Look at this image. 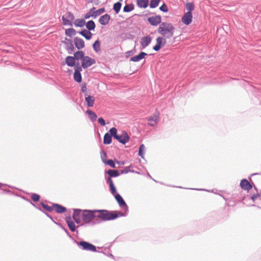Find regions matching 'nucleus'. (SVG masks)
I'll return each mask as SVG.
<instances>
[{"label":"nucleus","instance_id":"1","mask_svg":"<svg viewBox=\"0 0 261 261\" xmlns=\"http://www.w3.org/2000/svg\"><path fill=\"white\" fill-rule=\"evenodd\" d=\"M117 216L112 215L111 212L105 210H95V221L93 225L99 224L103 221L114 220Z\"/></svg>","mask_w":261,"mask_h":261},{"label":"nucleus","instance_id":"2","mask_svg":"<svg viewBox=\"0 0 261 261\" xmlns=\"http://www.w3.org/2000/svg\"><path fill=\"white\" fill-rule=\"evenodd\" d=\"M175 28L171 23L162 22L158 29L159 34L166 38H171L173 37Z\"/></svg>","mask_w":261,"mask_h":261},{"label":"nucleus","instance_id":"3","mask_svg":"<svg viewBox=\"0 0 261 261\" xmlns=\"http://www.w3.org/2000/svg\"><path fill=\"white\" fill-rule=\"evenodd\" d=\"M82 220L85 224L93 225V223L95 221V210H83Z\"/></svg>","mask_w":261,"mask_h":261},{"label":"nucleus","instance_id":"4","mask_svg":"<svg viewBox=\"0 0 261 261\" xmlns=\"http://www.w3.org/2000/svg\"><path fill=\"white\" fill-rule=\"evenodd\" d=\"M74 242L76 243L79 247L82 250L90 251L92 252H96V248L93 244L86 241H80L79 242L75 240H74Z\"/></svg>","mask_w":261,"mask_h":261},{"label":"nucleus","instance_id":"5","mask_svg":"<svg viewBox=\"0 0 261 261\" xmlns=\"http://www.w3.org/2000/svg\"><path fill=\"white\" fill-rule=\"evenodd\" d=\"M74 19V16L73 14L70 12H68L66 13L62 17V19L63 20V24L64 25H72V21Z\"/></svg>","mask_w":261,"mask_h":261},{"label":"nucleus","instance_id":"6","mask_svg":"<svg viewBox=\"0 0 261 261\" xmlns=\"http://www.w3.org/2000/svg\"><path fill=\"white\" fill-rule=\"evenodd\" d=\"M95 60L89 56H85L82 60V67L86 69L95 63Z\"/></svg>","mask_w":261,"mask_h":261},{"label":"nucleus","instance_id":"7","mask_svg":"<svg viewBox=\"0 0 261 261\" xmlns=\"http://www.w3.org/2000/svg\"><path fill=\"white\" fill-rule=\"evenodd\" d=\"M82 71L81 66H80L79 63L77 64L74 67L73 78L74 81L78 83H80L82 81V75L81 74Z\"/></svg>","mask_w":261,"mask_h":261},{"label":"nucleus","instance_id":"8","mask_svg":"<svg viewBox=\"0 0 261 261\" xmlns=\"http://www.w3.org/2000/svg\"><path fill=\"white\" fill-rule=\"evenodd\" d=\"M114 196L119 206L124 210V212H127L128 211V206L121 195L119 194H116Z\"/></svg>","mask_w":261,"mask_h":261},{"label":"nucleus","instance_id":"9","mask_svg":"<svg viewBox=\"0 0 261 261\" xmlns=\"http://www.w3.org/2000/svg\"><path fill=\"white\" fill-rule=\"evenodd\" d=\"M156 44L153 46V49L155 51H158L165 45L166 41L163 37H158L156 39Z\"/></svg>","mask_w":261,"mask_h":261},{"label":"nucleus","instance_id":"10","mask_svg":"<svg viewBox=\"0 0 261 261\" xmlns=\"http://www.w3.org/2000/svg\"><path fill=\"white\" fill-rule=\"evenodd\" d=\"M66 46V49L67 50L69 54H71L74 51V47L73 46L72 41L70 39L65 38L64 41H62Z\"/></svg>","mask_w":261,"mask_h":261},{"label":"nucleus","instance_id":"11","mask_svg":"<svg viewBox=\"0 0 261 261\" xmlns=\"http://www.w3.org/2000/svg\"><path fill=\"white\" fill-rule=\"evenodd\" d=\"M115 139L120 143L125 144L129 141V137L126 132H123L121 134H118Z\"/></svg>","mask_w":261,"mask_h":261},{"label":"nucleus","instance_id":"12","mask_svg":"<svg viewBox=\"0 0 261 261\" xmlns=\"http://www.w3.org/2000/svg\"><path fill=\"white\" fill-rule=\"evenodd\" d=\"M147 20L151 25L157 26L162 23V17L160 15H156L148 17Z\"/></svg>","mask_w":261,"mask_h":261},{"label":"nucleus","instance_id":"13","mask_svg":"<svg viewBox=\"0 0 261 261\" xmlns=\"http://www.w3.org/2000/svg\"><path fill=\"white\" fill-rule=\"evenodd\" d=\"M73 214V219L75 222L79 224L81 222L82 219V214L83 210L80 209H74Z\"/></svg>","mask_w":261,"mask_h":261},{"label":"nucleus","instance_id":"14","mask_svg":"<svg viewBox=\"0 0 261 261\" xmlns=\"http://www.w3.org/2000/svg\"><path fill=\"white\" fill-rule=\"evenodd\" d=\"M192 20V13L190 12H187V13H185L181 18L182 22L186 25L190 24L191 23Z\"/></svg>","mask_w":261,"mask_h":261},{"label":"nucleus","instance_id":"15","mask_svg":"<svg viewBox=\"0 0 261 261\" xmlns=\"http://www.w3.org/2000/svg\"><path fill=\"white\" fill-rule=\"evenodd\" d=\"M111 19V17L110 16V15L108 14H106L103 15H102L101 16L99 19H98V22H99V23L102 25H107L110 20Z\"/></svg>","mask_w":261,"mask_h":261},{"label":"nucleus","instance_id":"16","mask_svg":"<svg viewBox=\"0 0 261 261\" xmlns=\"http://www.w3.org/2000/svg\"><path fill=\"white\" fill-rule=\"evenodd\" d=\"M75 47L78 49H81L85 47V42L82 38L76 37L74 39Z\"/></svg>","mask_w":261,"mask_h":261},{"label":"nucleus","instance_id":"17","mask_svg":"<svg viewBox=\"0 0 261 261\" xmlns=\"http://www.w3.org/2000/svg\"><path fill=\"white\" fill-rule=\"evenodd\" d=\"M240 186L242 189L247 191L250 190L252 188L251 184L246 179H243L241 181Z\"/></svg>","mask_w":261,"mask_h":261},{"label":"nucleus","instance_id":"18","mask_svg":"<svg viewBox=\"0 0 261 261\" xmlns=\"http://www.w3.org/2000/svg\"><path fill=\"white\" fill-rule=\"evenodd\" d=\"M151 41V38L149 36L143 37L141 38V44L143 48L146 47Z\"/></svg>","mask_w":261,"mask_h":261},{"label":"nucleus","instance_id":"19","mask_svg":"<svg viewBox=\"0 0 261 261\" xmlns=\"http://www.w3.org/2000/svg\"><path fill=\"white\" fill-rule=\"evenodd\" d=\"M147 55V54L144 52H141L139 55L134 56L130 59V61L133 62H138L141 60L145 58L146 56Z\"/></svg>","mask_w":261,"mask_h":261},{"label":"nucleus","instance_id":"20","mask_svg":"<svg viewBox=\"0 0 261 261\" xmlns=\"http://www.w3.org/2000/svg\"><path fill=\"white\" fill-rule=\"evenodd\" d=\"M55 210L58 213L61 214L66 211V208L65 207L57 203L53 204V210Z\"/></svg>","mask_w":261,"mask_h":261},{"label":"nucleus","instance_id":"21","mask_svg":"<svg viewBox=\"0 0 261 261\" xmlns=\"http://www.w3.org/2000/svg\"><path fill=\"white\" fill-rule=\"evenodd\" d=\"M66 64L70 67H74L76 65L75 64V60L73 57L68 56L65 59Z\"/></svg>","mask_w":261,"mask_h":261},{"label":"nucleus","instance_id":"22","mask_svg":"<svg viewBox=\"0 0 261 261\" xmlns=\"http://www.w3.org/2000/svg\"><path fill=\"white\" fill-rule=\"evenodd\" d=\"M66 223L72 231H74L75 230V225L73 221L71 220V217H68L66 218Z\"/></svg>","mask_w":261,"mask_h":261},{"label":"nucleus","instance_id":"23","mask_svg":"<svg viewBox=\"0 0 261 261\" xmlns=\"http://www.w3.org/2000/svg\"><path fill=\"white\" fill-rule=\"evenodd\" d=\"M79 33L84 37L87 40H90L92 35V34L90 31L86 29L79 32Z\"/></svg>","mask_w":261,"mask_h":261},{"label":"nucleus","instance_id":"24","mask_svg":"<svg viewBox=\"0 0 261 261\" xmlns=\"http://www.w3.org/2000/svg\"><path fill=\"white\" fill-rule=\"evenodd\" d=\"M136 2L139 8H146L149 4V0H136Z\"/></svg>","mask_w":261,"mask_h":261},{"label":"nucleus","instance_id":"25","mask_svg":"<svg viewBox=\"0 0 261 261\" xmlns=\"http://www.w3.org/2000/svg\"><path fill=\"white\" fill-rule=\"evenodd\" d=\"M85 101L89 107H92L94 105L95 98L93 96L87 95H86Z\"/></svg>","mask_w":261,"mask_h":261},{"label":"nucleus","instance_id":"26","mask_svg":"<svg viewBox=\"0 0 261 261\" xmlns=\"http://www.w3.org/2000/svg\"><path fill=\"white\" fill-rule=\"evenodd\" d=\"M109 176L111 177H115L119 176L121 174L118 170L110 169L106 171Z\"/></svg>","mask_w":261,"mask_h":261},{"label":"nucleus","instance_id":"27","mask_svg":"<svg viewBox=\"0 0 261 261\" xmlns=\"http://www.w3.org/2000/svg\"><path fill=\"white\" fill-rule=\"evenodd\" d=\"M87 30L89 31H93L95 28V24L94 21L89 20L86 24Z\"/></svg>","mask_w":261,"mask_h":261},{"label":"nucleus","instance_id":"28","mask_svg":"<svg viewBox=\"0 0 261 261\" xmlns=\"http://www.w3.org/2000/svg\"><path fill=\"white\" fill-rule=\"evenodd\" d=\"M86 24V21L84 19H76L74 22V24L76 27H83Z\"/></svg>","mask_w":261,"mask_h":261},{"label":"nucleus","instance_id":"29","mask_svg":"<svg viewBox=\"0 0 261 261\" xmlns=\"http://www.w3.org/2000/svg\"><path fill=\"white\" fill-rule=\"evenodd\" d=\"M84 53L83 51H77L74 54L73 57L75 58V60H82L84 58Z\"/></svg>","mask_w":261,"mask_h":261},{"label":"nucleus","instance_id":"30","mask_svg":"<svg viewBox=\"0 0 261 261\" xmlns=\"http://www.w3.org/2000/svg\"><path fill=\"white\" fill-rule=\"evenodd\" d=\"M147 119L148 121H153L154 122L158 123L159 119V113L158 112L153 116L147 118Z\"/></svg>","mask_w":261,"mask_h":261},{"label":"nucleus","instance_id":"31","mask_svg":"<svg viewBox=\"0 0 261 261\" xmlns=\"http://www.w3.org/2000/svg\"><path fill=\"white\" fill-rule=\"evenodd\" d=\"M112 142V138L109 133H106L103 137V143L105 144H110Z\"/></svg>","mask_w":261,"mask_h":261},{"label":"nucleus","instance_id":"32","mask_svg":"<svg viewBox=\"0 0 261 261\" xmlns=\"http://www.w3.org/2000/svg\"><path fill=\"white\" fill-rule=\"evenodd\" d=\"M86 113L89 115L90 119L92 121H94L96 120L97 116L94 112L91 110H88Z\"/></svg>","mask_w":261,"mask_h":261},{"label":"nucleus","instance_id":"33","mask_svg":"<svg viewBox=\"0 0 261 261\" xmlns=\"http://www.w3.org/2000/svg\"><path fill=\"white\" fill-rule=\"evenodd\" d=\"M121 3L120 2H117L114 4L113 9L116 14L118 13L121 8Z\"/></svg>","mask_w":261,"mask_h":261},{"label":"nucleus","instance_id":"34","mask_svg":"<svg viewBox=\"0 0 261 261\" xmlns=\"http://www.w3.org/2000/svg\"><path fill=\"white\" fill-rule=\"evenodd\" d=\"M105 12V9L104 8H101L100 9H99L98 10L95 11V12H93L94 18H96L97 16H99Z\"/></svg>","mask_w":261,"mask_h":261},{"label":"nucleus","instance_id":"35","mask_svg":"<svg viewBox=\"0 0 261 261\" xmlns=\"http://www.w3.org/2000/svg\"><path fill=\"white\" fill-rule=\"evenodd\" d=\"M65 34L68 36L71 37L76 34V31L73 28L67 29L65 31Z\"/></svg>","mask_w":261,"mask_h":261},{"label":"nucleus","instance_id":"36","mask_svg":"<svg viewBox=\"0 0 261 261\" xmlns=\"http://www.w3.org/2000/svg\"><path fill=\"white\" fill-rule=\"evenodd\" d=\"M93 49L96 51L98 52L100 49V43L98 40H97L93 44Z\"/></svg>","mask_w":261,"mask_h":261},{"label":"nucleus","instance_id":"37","mask_svg":"<svg viewBox=\"0 0 261 261\" xmlns=\"http://www.w3.org/2000/svg\"><path fill=\"white\" fill-rule=\"evenodd\" d=\"M161 0H150L149 6L151 8H155L158 6Z\"/></svg>","mask_w":261,"mask_h":261},{"label":"nucleus","instance_id":"38","mask_svg":"<svg viewBox=\"0 0 261 261\" xmlns=\"http://www.w3.org/2000/svg\"><path fill=\"white\" fill-rule=\"evenodd\" d=\"M134 9V6L133 4L130 5H126L123 8V11L124 12H129L133 10Z\"/></svg>","mask_w":261,"mask_h":261},{"label":"nucleus","instance_id":"39","mask_svg":"<svg viewBox=\"0 0 261 261\" xmlns=\"http://www.w3.org/2000/svg\"><path fill=\"white\" fill-rule=\"evenodd\" d=\"M185 7L186 9L188 11V12L192 11L194 9V5L193 3H188L185 5Z\"/></svg>","mask_w":261,"mask_h":261},{"label":"nucleus","instance_id":"40","mask_svg":"<svg viewBox=\"0 0 261 261\" xmlns=\"http://www.w3.org/2000/svg\"><path fill=\"white\" fill-rule=\"evenodd\" d=\"M109 132L110 133L109 134L111 135V137H113L115 139L118 135L117 129L115 127H112L110 129Z\"/></svg>","mask_w":261,"mask_h":261},{"label":"nucleus","instance_id":"41","mask_svg":"<svg viewBox=\"0 0 261 261\" xmlns=\"http://www.w3.org/2000/svg\"><path fill=\"white\" fill-rule=\"evenodd\" d=\"M145 147L144 144H141L139 147V155L141 156V158H144V151L145 150Z\"/></svg>","mask_w":261,"mask_h":261},{"label":"nucleus","instance_id":"42","mask_svg":"<svg viewBox=\"0 0 261 261\" xmlns=\"http://www.w3.org/2000/svg\"><path fill=\"white\" fill-rule=\"evenodd\" d=\"M127 212L126 213H123V212H111V214H112V215H115L117 217H116V219L118 217H123V216H124L127 213Z\"/></svg>","mask_w":261,"mask_h":261},{"label":"nucleus","instance_id":"43","mask_svg":"<svg viewBox=\"0 0 261 261\" xmlns=\"http://www.w3.org/2000/svg\"><path fill=\"white\" fill-rule=\"evenodd\" d=\"M41 205L45 210L48 212H51L53 211V206L51 207L47 204H45L43 202H41Z\"/></svg>","mask_w":261,"mask_h":261},{"label":"nucleus","instance_id":"44","mask_svg":"<svg viewBox=\"0 0 261 261\" xmlns=\"http://www.w3.org/2000/svg\"><path fill=\"white\" fill-rule=\"evenodd\" d=\"M40 196L36 193H33L31 195V199L34 202L38 201L40 199Z\"/></svg>","mask_w":261,"mask_h":261},{"label":"nucleus","instance_id":"45","mask_svg":"<svg viewBox=\"0 0 261 261\" xmlns=\"http://www.w3.org/2000/svg\"><path fill=\"white\" fill-rule=\"evenodd\" d=\"M101 159L103 163H105L107 161L106 160L107 159V153L104 151H101L100 152Z\"/></svg>","mask_w":261,"mask_h":261},{"label":"nucleus","instance_id":"46","mask_svg":"<svg viewBox=\"0 0 261 261\" xmlns=\"http://www.w3.org/2000/svg\"><path fill=\"white\" fill-rule=\"evenodd\" d=\"M109 187H110V190L111 192V193L113 194V195H115L116 194H117V191H116V189L114 185V184H111L110 185H109Z\"/></svg>","mask_w":261,"mask_h":261},{"label":"nucleus","instance_id":"47","mask_svg":"<svg viewBox=\"0 0 261 261\" xmlns=\"http://www.w3.org/2000/svg\"><path fill=\"white\" fill-rule=\"evenodd\" d=\"M105 164L109 165L110 167L112 168H116L115 166V164L112 160H108Z\"/></svg>","mask_w":261,"mask_h":261},{"label":"nucleus","instance_id":"48","mask_svg":"<svg viewBox=\"0 0 261 261\" xmlns=\"http://www.w3.org/2000/svg\"><path fill=\"white\" fill-rule=\"evenodd\" d=\"M130 166L126 167L124 169H122L120 171L121 174H125L128 173V172H134V171H132L130 170Z\"/></svg>","mask_w":261,"mask_h":261},{"label":"nucleus","instance_id":"49","mask_svg":"<svg viewBox=\"0 0 261 261\" xmlns=\"http://www.w3.org/2000/svg\"><path fill=\"white\" fill-rule=\"evenodd\" d=\"M81 91L85 93V95H87V87L86 83L82 84L81 85Z\"/></svg>","mask_w":261,"mask_h":261},{"label":"nucleus","instance_id":"50","mask_svg":"<svg viewBox=\"0 0 261 261\" xmlns=\"http://www.w3.org/2000/svg\"><path fill=\"white\" fill-rule=\"evenodd\" d=\"M160 10L164 12H167L168 11V7L165 4H163L160 7Z\"/></svg>","mask_w":261,"mask_h":261},{"label":"nucleus","instance_id":"51","mask_svg":"<svg viewBox=\"0 0 261 261\" xmlns=\"http://www.w3.org/2000/svg\"><path fill=\"white\" fill-rule=\"evenodd\" d=\"M90 17H93L94 18L93 13L89 11L84 16L85 19H89Z\"/></svg>","mask_w":261,"mask_h":261},{"label":"nucleus","instance_id":"52","mask_svg":"<svg viewBox=\"0 0 261 261\" xmlns=\"http://www.w3.org/2000/svg\"><path fill=\"white\" fill-rule=\"evenodd\" d=\"M111 178L112 177H111L109 176H105V179H106V182L107 184H108L109 185H110L111 184H114Z\"/></svg>","mask_w":261,"mask_h":261},{"label":"nucleus","instance_id":"53","mask_svg":"<svg viewBox=\"0 0 261 261\" xmlns=\"http://www.w3.org/2000/svg\"><path fill=\"white\" fill-rule=\"evenodd\" d=\"M98 122L102 126H105L106 125L105 121L102 118H99L98 119Z\"/></svg>","mask_w":261,"mask_h":261},{"label":"nucleus","instance_id":"54","mask_svg":"<svg viewBox=\"0 0 261 261\" xmlns=\"http://www.w3.org/2000/svg\"><path fill=\"white\" fill-rule=\"evenodd\" d=\"M260 196L259 194H255L251 197V199L254 201L256 199Z\"/></svg>","mask_w":261,"mask_h":261},{"label":"nucleus","instance_id":"55","mask_svg":"<svg viewBox=\"0 0 261 261\" xmlns=\"http://www.w3.org/2000/svg\"><path fill=\"white\" fill-rule=\"evenodd\" d=\"M64 230L66 232V234L68 235V236L71 238L72 240H73L74 241V239L73 238V237L70 234V233H69L68 231L67 230V229H64Z\"/></svg>","mask_w":261,"mask_h":261},{"label":"nucleus","instance_id":"56","mask_svg":"<svg viewBox=\"0 0 261 261\" xmlns=\"http://www.w3.org/2000/svg\"><path fill=\"white\" fill-rule=\"evenodd\" d=\"M148 125L151 126H154L155 124L157 123L155 122H154L153 121H149Z\"/></svg>","mask_w":261,"mask_h":261},{"label":"nucleus","instance_id":"57","mask_svg":"<svg viewBox=\"0 0 261 261\" xmlns=\"http://www.w3.org/2000/svg\"><path fill=\"white\" fill-rule=\"evenodd\" d=\"M91 12L93 13V12H95V7H93L91 9H90L89 10Z\"/></svg>","mask_w":261,"mask_h":261},{"label":"nucleus","instance_id":"58","mask_svg":"<svg viewBox=\"0 0 261 261\" xmlns=\"http://www.w3.org/2000/svg\"><path fill=\"white\" fill-rule=\"evenodd\" d=\"M31 204L34 206H35V207H36L37 208L39 209V210H41V208L38 207V206H37L36 204H34L33 203L31 202Z\"/></svg>","mask_w":261,"mask_h":261},{"label":"nucleus","instance_id":"59","mask_svg":"<svg viewBox=\"0 0 261 261\" xmlns=\"http://www.w3.org/2000/svg\"><path fill=\"white\" fill-rule=\"evenodd\" d=\"M31 204L34 206H35V207H36L37 208L39 209V210H41V208L38 207V206H37L36 204H34L33 203L31 202Z\"/></svg>","mask_w":261,"mask_h":261},{"label":"nucleus","instance_id":"60","mask_svg":"<svg viewBox=\"0 0 261 261\" xmlns=\"http://www.w3.org/2000/svg\"><path fill=\"white\" fill-rule=\"evenodd\" d=\"M45 214L46 215V216H47L48 217L50 218L51 219H52L51 216L50 215H49L48 214H47V213H45Z\"/></svg>","mask_w":261,"mask_h":261},{"label":"nucleus","instance_id":"61","mask_svg":"<svg viewBox=\"0 0 261 261\" xmlns=\"http://www.w3.org/2000/svg\"><path fill=\"white\" fill-rule=\"evenodd\" d=\"M4 185L2 184V183L0 182V188H2V187Z\"/></svg>","mask_w":261,"mask_h":261},{"label":"nucleus","instance_id":"62","mask_svg":"<svg viewBox=\"0 0 261 261\" xmlns=\"http://www.w3.org/2000/svg\"><path fill=\"white\" fill-rule=\"evenodd\" d=\"M256 174H257V173H253V174H252L251 175L253 176V175H256Z\"/></svg>","mask_w":261,"mask_h":261},{"label":"nucleus","instance_id":"63","mask_svg":"<svg viewBox=\"0 0 261 261\" xmlns=\"http://www.w3.org/2000/svg\"><path fill=\"white\" fill-rule=\"evenodd\" d=\"M117 163H118V164H120V162H118V161H117Z\"/></svg>","mask_w":261,"mask_h":261}]
</instances>
